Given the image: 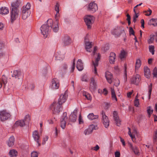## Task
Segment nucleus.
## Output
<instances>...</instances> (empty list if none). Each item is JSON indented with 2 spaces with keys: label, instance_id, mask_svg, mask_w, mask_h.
<instances>
[{
  "label": "nucleus",
  "instance_id": "nucleus-48",
  "mask_svg": "<svg viewBox=\"0 0 157 157\" xmlns=\"http://www.w3.org/2000/svg\"><path fill=\"white\" fill-rule=\"evenodd\" d=\"M30 4L28 3L25 6L23 7V10H26L29 11V10L30 8Z\"/></svg>",
  "mask_w": 157,
  "mask_h": 157
},
{
  "label": "nucleus",
  "instance_id": "nucleus-49",
  "mask_svg": "<svg viewBox=\"0 0 157 157\" xmlns=\"http://www.w3.org/2000/svg\"><path fill=\"white\" fill-rule=\"evenodd\" d=\"M38 153L36 151L32 152L31 154V157H38Z\"/></svg>",
  "mask_w": 157,
  "mask_h": 157
},
{
  "label": "nucleus",
  "instance_id": "nucleus-50",
  "mask_svg": "<svg viewBox=\"0 0 157 157\" xmlns=\"http://www.w3.org/2000/svg\"><path fill=\"white\" fill-rule=\"evenodd\" d=\"M153 110L151 109V107L149 106L147 108V112L149 117H150L152 113Z\"/></svg>",
  "mask_w": 157,
  "mask_h": 157
},
{
  "label": "nucleus",
  "instance_id": "nucleus-62",
  "mask_svg": "<svg viewBox=\"0 0 157 157\" xmlns=\"http://www.w3.org/2000/svg\"><path fill=\"white\" fill-rule=\"evenodd\" d=\"M5 55V53L2 51V50H0V57L3 56Z\"/></svg>",
  "mask_w": 157,
  "mask_h": 157
},
{
  "label": "nucleus",
  "instance_id": "nucleus-30",
  "mask_svg": "<svg viewBox=\"0 0 157 157\" xmlns=\"http://www.w3.org/2000/svg\"><path fill=\"white\" fill-rule=\"evenodd\" d=\"M30 13L29 11L26 10H23L22 12V17L24 20L26 19L29 16Z\"/></svg>",
  "mask_w": 157,
  "mask_h": 157
},
{
  "label": "nucleus",
  "instance_id": "nucleus-5",
  "mask_svg": "<svg viewBox=\"0 0 157 157\" xmlns=\"http://www.w3.org/2000/svg\"><path fill=\"white\" fill-rule=\"evenodd\" d=\"M141 80V77L139 74H136L133 75L130 80L131 83L138 85Z\"/></svg>",
  "mask_w": 157,
  "mask_h": 157
},
{
  "label": "nucleus",
  "instance_id": "nucleus-46",
  "mask_svg": "<svg viewBox=\"0 0 157 157\" xmlns=\"http://www.w3.org/2000/svg\"><path fill=\"white\" fill-rule=\"evenodd\" d=\"M145 13V15L147 16H149L152 13V10L150 9H149L147 10H146L144 12Z\"/></svg>",
  "mask_w": 157,
  "mask_h": 157
},
{
  "label": "nucleus",
  "instance_id": "nucleus-19",
  "mask_svg": "<svg viewBox=\"0 0 157 157\" xmlns=\"http://www.w3.org/2000/svg\"><path fill=\"white\" fill-rule=\"evenodd\" d=\"M113 117L117 125L119 126L121 124V121L120 120L118 116H117V111H114L113 112Z\"/></svg>",
  "mask_w": 157,
  "mask_h": 157
},
{
  "label": "nucleus",
  "instance_id": "nucleus-39",
  "mask_svg": "<svg viewBox=\"0 0 157 157\" xmlns=\"http://www.w3.org/2000/svg\"><path fill=\"white\" fill-rule=\"evenodd\" d=\"M141 61L140 59H136V63H135V71L138 69L140 67L141 65Z\"/></svg>",
  "mask_w": 157,
  "mask_h": 157
},
{
  "label": "nucleus",
  "instance_id": "nucleus-14",
  "mask_svg": "<svg viewBox=\"0 0 157 157\" xmlns=\"http://www.w3.org/2000/svg\"><path fill=\"white\" fill-rule=\"evenodd\" d=\"M33 136L35 140L36 141L38 144V146H40V145L39 140L40 136L38 131H34L33 133Z\"/></svg>",
  "mask_w": 157,
  "mask_h": 157
},
{
  "label": "nucleus",
  "instance_id": "nucleus-3",
  "mask_svg": "<svg viewBox=\"0 0 157 157\" xmlns=\"http://www.w3.org/2000/svg\"><path fill=\"white\" fill-rule=\"evenodd\" d=\"M47 25H44L41 26L40 27V30L41 33L44 35V36L45 38H46L49 32V26H50L53 29L52 26L49 25L48 24V21H47Z\"/></svg>",
  "mask_w": 157,
  "mask_h": 157
},
{
  "label": "nucleus",
  "instance_id": "nucleus-6",
  "mask_svg": "<svg viewBox=\"0 0 157 157\" xmlns=\"http://www.w3.org/2000/svg\"><path fill=\"white\" fill-rule=\"evenodd\" d=\"M10 117V114L6 110L0 111V120L1 121H4L7 120Z\"/></svg>",
  "mask_w": 157,
  "mask_h": 157
},
{
  "label": "nucleus",
  "instance_id": "nucleus-22",
  "mask_svg": "<svg viewBox=\"0 0 157 157\" xmlns=\"http://www.w3.org/2000/svg\"><path fill=\"white\" fill-rule=\"evenodd\" d=\"M67 98V97L65 94L61 95L59 97V98L58 100V102L57 103L61 105L62 104L65 102Z\"/></svg>",
  "mask_w": 157,
  "mask_h": 157
},
{
  "label": "nucleus",
  "instance_id": "nucleus-16",
  "mask_svg": "<svg viewBox=\"0 0 157 157\" xmlns=\"http://www.w3.org/2000/svg\"><path fill=\"white\" fill-rule=\"evenodd\" d=\"M85 49L87 51L91 52L92 51L91 48L93 45L92 42H89L88 40L86 39H85Z\"/></svg>",
  "mask_w": 157,
  "mask_h": 157
},
{
  "label": "nucleus",
  "instance_id": "nucleus-60",
  "mask_svg": "<svg viewBox=\"0 0 157 157\" xmlns=\"http://www.w3.org/2000/svg\"><path fill=\"white\" fill-rule=\"evenodd\" d=\"M75 59H74V60H73V65H72V68H71V72H73V71H74V70L75 69Z\"/></svg>",
  "mask_w": 157,
  "mask_h": 157
},
{
  "label": "nucleus",
  "instance_id": "nucleus-18",
  "mask_svg": "<svg viewBox=\"0 0 157 157\" xmlns=\"http://www.w3.org/2000/svg\"><path fill=\"white\" fill-rule=\"evenodd\" d=\"M100 56V54L98 53V57L96 59L95 63L94 62V61L93 62V64L94 67V74L96 75L97 74V69L96 68V67L98 66V61L99 60Z\"/></svg>",
  "mask_w": 157,
  "mask_h": 157
},
{
  "label": "nucleus",
  "instance_id": "nucleus-57",
  "mask_svg": "<svg viewBox=\"0 0 157 157\" xmlns=\"http://www.w3.org/2000/svg\"><path fill=\"white\" fill-rule=\"evenodd\" d=\"M134 12L135 13V15L133 17L137 18L139 16V14L138 13H136V9H134Z\"/></svg>",
  "mask_w": 157,
  "mask_h": 157
},
{
  "label": "nucleus",
  "instance_id": "nucleus-15",
  "mask_svg": "<svg viewBox=\"0 0 157 157\" xmlns=\"http://www.w3.org/2000/svg\"><path fill=\"white\" fill-rule=\"evenodd\" d=\"M77 112V110L75 109L73 112L71 114L69 117V120L70 121L72 122H75L76 121Z\"/></svg>",
  "mask_w": 157,
  "mask_h": 157
},
{
  "label": "nucleus",
  "instance_id": "nucleus-45",
  "mask_svg": "<svg viewBox=\"0 0 157 157\" xmlns=\"http://www.w3.org/2000/svg\"><path fill=\"white\" fill-rule=\"evenodd\" d=\"M155 47L153 45H150L149 47V51L152 53V55L154 54Z\"/></svg>",
  "mask_w": 157,
  "mask_h": 157
},
{
  "label": "nucleus",
  "instance_id": "nucleus-63",
  "mask_svg": "<svg viewBox=\"0 0 157 157\" xmlns=\"http://www.w3.org/2000/svg\"><path fill=\"white\" fill-rule=\"evenodd\" d=\"M4 27V25L3 23H0V31L3 30Z\"/></svg>",
  "mask_w": 157,
  "mask_h": 157
},
{
  "label": "nucleus",
  "instance_id": "nucleus-54",
  "mask_svg": "<svg viewBox=\"0 0 157 157\" xmlns=\"http://www.w3.org/2000/svg\"><path fill=\"white\" fill-rule=\"evenodd\" d=\"M129 32L130 35H134L135 33L134 31L133 30V29L132 27H130L129 28Z\"/></svg>",
  "mask_w": 157,
  "mask_h": 157
},
{
  "label": "nucleus",
  "instance_id": "nucleus-12",
  "mask_svg": "<svg viewBox=\"0 0 157 157\" xmlns=\"http://www.w3.org/2000/svg\"><path fill=\"white\" fill-rule=\"evenodd\" d=\"M18 10H12L10 19V22L11 23H13V21H15L16 18L18 17Z\"/></svg>",
  "mask_w": 157,
  "mask_h": 157
},
{
  "label": "nucleus",
  "instance_id": "nucleus-56",
  "mask_svg": "<svg viewBox=\"0 0 157 157\" xmlns=\"http://www.w3.org/2000/svg\"><path fill=\"white\" fill-rule=\"evenodd\" d=\"M102 93L103 94L105 95H106L108 93V91L106 88H104L103 89V91L102 92Z\"/></svg>",
  "mask_w": 157,
  "mask_h": 157
},
{
  "label": "nucleus",
  "instance_id": "nucleus-28",
  "mask_svg": "<svg viewBox=\"0 0 157 157\" xmlns=\"http://www.w3.org/2000/svg\"><path fill=\"white\" fill-rule=\"evenodd\" d=\"M128 145L130 147V149L135 153L136 154H138L139 153V151L138 148L136 146H133L132 144L130 143H128Z\"/></svg>",
  "mask_w": 157,
  "mask_h": 157
},
{
  "label": "nucleus",
  "instance_id": "nucleus-58",
  "mask_svg": "<svg viewBox=\"0 0 157 157\" xmlns=\"http://www.w3.org/2000/svg\"><path fill=\"white\" fill-rule=\"evenodd\" d=\"M78 121H79V123L80 124H82L83 122V121H82V118L81 117V115L80 114L79 115V119H78Z\"/></svg>",
  "mask_w": 157,
  "mask_h": 157
},
{
  "label": "nucleus",
  "instance_id": "nucleus-17",
  "mask_svg": "<svg viewBox=\"0 0 157 157\" xmlns=\"http://www.w3.org/2000/svg\"><path fill=\"white\" fill-rule=\"evenodd\" d=\"M97 126H95L93 124L90 125L88 128L85 130L84 131V134L86 135L90 134L94 129H96Z\"/></svg>",
  "mask_w": 157,
  "mask_h": 157
},
{
  "label": "nucleus",
  "instance_id": "nucleus-31",
  "mask_svg": "<svg viewBox=\"0 0 157 157\" xmlns=\"http://www.w3.org/2000/svg\"><path fill=\"white\" fill-rule=\"evenodd\" d=\"M83 63L82 60L79 59L78 60L77 63L76 67L78 70L79 71H81L83 68Z\"/></svg>",
  "mask_w": 157,
  "mask_h": 157
},
{
  "label": "nucleus",
  "instance_id": "nucleus-23",
  "mask_svg": "<svg viewBox=\"0 0 157 157\" xmlns=\"http://www.w3.org/2000/svg\"><path fill=\"white\" fill-rule=\"evenodd\" d=\"M105 77L107 82L110 84L112 82L113 76L111 73L107 71L105 73Z\"/></svg>",
  "mask_w": 157,
  "mask_h": 157
},
{
  "label": "nucleus",
  "instance_id": "nucleus-1",
  "mask_svg": "<svg viewBox=\"0 0 157 157\" xmlns=\"http://www.w3.org/2000/svg\"><path fill=\"white\" fill-rule=\"evenodd\" d=\"M59 5L57 3L55 6V10L56 12V21H53L52 19L48 20V24L49 25L52 26L53 29V31L55 32H57L59 29L58 26V18L59 16Z\"/></svg>",
  "mask_w": 157,
  "mask_h": 157
},
{
  "label": "nucleus",
  "instance_id": "nucleus-44",
  "mask_svg": "<svg viewBox=\"0 0 157 157\" xmlns=\"http://www.w3.org/2000/svg\"><path fill=\"white\" fill-rule=\"evenodd\" d=\"M126 64H124V81L126 82L127 80V67H126Z\"/></svg>",
  "mask_w": 157,
  "mask_h": 157
},
{
  "label": "nucleus",
  "instance_id": "nucleus-51",
  "mask_svg": "<svg viewBox=\"0 0 157 157\" xmlns=\"http://www.w3.org/2000/svg\"><path fill=\"white\" fill-rule=\"evenodd\" d=\"M153 140L156 142L157 140V130L155 131L153 135Z\"/></svg>",
  "mask_w": 157,
  "mask_h": 157
},
{
  "label": "nucleus",
  "instance_id": "nucleus-38",
  "mask_svg": "<svg viewBox=\"0 0 157 157\" xmlns=\"http://www.w3.org/2000/svg\"><path fill=\"white\" fill-rule=\"evenodd\" d=\"M111 96L113 100H115L116 101H117V98L115 91L114 89L112 87L111 88Z\"/></svg>",
  "mask_w": 157,
  "mask_h": 157
},
{
  "label": "nucleus",
  "instance_id": "nucleus-40",
  "mask_svg": "<svg viewBox=\"0 0 157 157\" xmlns=\"http://www.w3.org/2000/svg\"><path fill=\"white\" fill-rule=\"evenodd\" d=\"M25 123V124H29L31 120V117L29 115H26L23 120Z\"/></svg>",
  "mask_w": 157,
  "mask_h": 157
},
{
  "label": "nucleus",
  "instance_id": "nucleus-36",
  "mask_svg": "<svg viewBox=\"0 0 157 157\" xmlns=\"http://www.w3.org/2000/svg\"><path fill=\"white\" fill-rule=\"evenodd\" d=\"M9 153L11 157H16L18 154L17 152L14 149L10 150Z\"/></svg>",
  "mask_w": 157,
  "mask_h": 157
},
{
  "label": "nucleus",
  "instance_id": "nucleus-59",
  "mask_svg": "<svg viewBox=\"0 0 157 157\" xmlns=\"http://www.w3.org/2000/svg\"><path fill=\"white\" fill-rule=\"evenodd\" d=\"M133 90H132L131 92H129L127 93V96L128 98H130L131 97V95L133 93Z\"/></svg>",
  "mask_w": 157,
  "mask_h": 157
},
{
  "label": "nucleus",
  "instance_id": "nucleus-32",
  "mask_svg": "<svg viewBox=\"0 0 157 157\" xmlns=\"http://www.w3.org/2000/svg\"><path fill=\"white\" fill-rule=\"evenodd\" d=\"M116 59V56L115 53L111 52L110 54L109 60L111 63H114Z\"/></svg>",
  "mask_w": 157,
  "mask_h": 157
},
{
  "label": "nucleus",
  "instance_id": "nucleus-53",
  "mask_svg": "<svg viewBox=\"0 0 157 157\" xmlns=\"http://www.w3.org/2000/svg\"><path fill=\"white\" fill-rule=\"evenodd\" d=\"M153 75L154 77H157V68L156 67H155L153 70Z\"/></svg>",
  "mask_w": 157,
  "mask_h": 157
},
{
  "label": "nucleus",
  "instance_id": "nucleus-11",
  "mask_svg": "<svg viewBox=\"0 0 157 157\" xmlns=\"http://www.w3.org/2000/svg\"><path fill=\"white\" fill-rule=\"evenodd\" d=\"M66 113H64L63 114V116L61 119L60 126L63 129L66 127V122L67 121V116Z\"/></svg>",
  "mask_w": 157,
  "mask_h": 157
},
{
  "label": "nucleus",
  "instance_id": "nucleus-41",
  "mask_svg": "<svg viewBox=\"0 0 157 157\" xmlns=\"http://www.w3.org/2000/svg\"><path fill=\"white\" fill-rule=\"evenodd\" d=\"M112 33L113 35H119L120 34V30L118 28L114 29L112 31Z\"/></svg>",
  "mask_w": 157,
  "mask_h": 157
},
{
  "label": "nucleus",
  "instance_id": "nucleus-35",
  "mask_svg": "<svg viewBox=\"0 0 157 157\" xmlns=\"http://www.w3.org/2000/svg\"><path fill=\"white\" fill-rule=\"evenodd\" d=\"M155 36L153 33L151 34L148 38L147 42L148 44H151L153 43Z\"/></svg>",
  "mask_w": 157,
  "mask_h": 157
},
{
  "label": "nucleus",
  "instance_id": "nucleus-55",
  "mask_svg": "<svg viewBox=\"0 0 157 157\" xmlns=\"http://www.w3.org/2000/svg\"><path fill=\"white\" fill-rule=\"evenodd\" d=\"M134 104L135 106L138 107L139 105V100H135L134 101Z\"/></svg>",
  "mask_w": 157,
  "mask_h": 157
},
{
  "label": "nucleus",
  "instance_id": "nucleus-7",
  "mask_svg": "<svg viewBox=\"0 0 157 157\" xmlns=\"http://www.w3.org/2000/svg\"><path fill=\"white\" fill-rule=\"evenodd\" d=\"M98 10V7L97 4L92 2L90 3L87 6V10L92 13H94Z\"/></svg>",
  "mask_w": 157,
  "mask_h": 157
},
{
  "label": "nucleus",
  "instance_id": "nucleus-43",
  "mask_svg": "<svg viewBox=\"0 0 157 157\" xmlns=\"http://www.w3.org/2000/svg\"><path fill=\"white\" fill-rule=\"evenodd\" d=\"M83 96L85 97L88 100H90V101L91 100L92 98L90 94L88 93H83Z\"/></svg>",
  "mask_w": 157,
  "mask_h": 157
},
{
  "label": "nucleus",
  "instance_id": "nucleus-20",
  "mask_svg": "<svg viewBox=\"0 0 157 157\" xmlns=\"http://www.w3.org/2000/svg\"><path fill=\"white\" fill-rule=\"evenodd\" d=\"M20 2L19 0H17L13 2L11 4L12 6V10H18L17 8L19 6Z\"/></svg>",
  "mask_w": 157,
  "mask_h": 157
},
{
  "label": "nucleus",
  "instance_id": "nucleus-4",
  "mask_svg": "<svg viewBox=\"0 0 157 157\" xmlns=\"http://www.w3.org/2000/svg\"><path fill=\"white\" fill-rule=\"evenodd\" d=\"M61 105L56 102H54L51 105V109L54 113H59L61 109Z\"/></svg>",
  "mask_w": 157,
  "mask_h": 157
},
{
  "label": "nucleus",
  "instance_id": "nucleus-21",
  "mask_svg": "<svg viewBox=\"0 0 157 157\" xmlns=\"http://www.w3.org/2000/svg\"><path fill=\"white\" fill-rule=\"evenodd\" d=\"M63 41L64 46L68 45L71 42V40L70 38L68 36H66L63 37Z\"/></svg>",
  "mask_w": 157,
  "mask_h": 157
},
{
  "label": "nucleus",
  "instance_id": "nucleus-26",
  "mask_svg": "<svg viewBox=\"0 0 157 157\" xmlns=\"http://www.w3.org/2000/svg\"><path fill=\"white\" fill-rule=\"evenodd\" d=\"M22 76L21 72L18 70H14L13 71V74L12 75L13 77H15V78L19 79Z\"/></svg>",
  "mask_w": 157,
  "mask_h": 157
},
{
  "label": "nucleus",
  "instance_id": "nucleus-25",
  "mask_svg": "<svg viewBox=\"0 0 157 157\" xmlns=\"http://www.w3.org/2000/svg\"><path fill=\"white\" fill-rule=\"evenodd\" d=\"M7 82V78L4 75H3L2 78H0V89L1 88L3 84L5 87L6 84Z\"/></svg>",
  "mask_w": 157,
  "mask_h": 157
},
{
  "label": "nucleus",
  "instance_id": "nucleus-37",
  "mask_svg": "<svg viewBox=\"0 0 157 157\" xmlns=\"http://www.w3.org/2000/svg\"><path fill=\"white\" fill-rule=\"evenodd\" d=\"M89 119L90 120H93L98 118V115H94L93 113L89 114L87 116Z\"/></svg>",
  "mask_w": 157,
  "mask_h": 157
},
{
  "label": "nucleus",
  "instance_id": "nucleus-29",
  "mask_svg": "<svg viewBox=\"0 0 157 157\" xmlns=\"http://www.w3.org/2000/svg\"><path fill=\"white\" fill-rule=\"evenodd\" d=\"M9 13L8 8L6 7H2L0 9V14L2 15H6Z\"/></svg>",
  "mask_w": 157,
  "mask_h": 157
},
{
  "label": "nucleus",
  "instance_id": "nucleus-52",
  "mask_svg": "<svg viewBox=\"0 0 157 157\" xmlns=\"http://www.w3.org/2000/svg\"><path fill=\"white\" fill-rule=\"evenodd\" d=\"M48 139V136H45L43 138V140L42 141V144H45L46 142L47 141Z\"/></svg>",
  "mask_w": 157,
  "mask_h": 157
},
{
  "label": "nucleus",
  "instance_id": "nucleus-13",
  "mask_svg": "<svg viewBox=\"0 0 157 157\" xmlns=\"http://www.w3.org/2000/svg\"><path fill=\"white\" fill-rule=\"evenodd\" d=\"M128 133L129 135L130 136L132 139V141L134 142H136V138L135 137V135L137 134V131L136 129L133 130L132 133L131 132V129L130 128H128Z\"/></svg>",
  "mask_w": 157,
  "mask_h": 157
},
{
  "label": "nucleus",
  "instance_id": "nucleus-47",
  "mask_svg": "<svg viewBox=\"0 0 157 157\" xmlns=\"http://www.w3.org/2000/svg\"><path fill=\"white\" fill-rule=\"evenodd\" d=\"M152 84L151 83L150 85L148 87V95H149V98L150 99L151 97V91H152Z\"/></svg>",
  "mask_w": 157,
  "mask_h": 157
},
{
  "label": "nucleus",
  "instance_id": "nucleus-24",
  "mask_svg": "<svg viewBox=\"0 0 157 157\" xmlns=\"http://www.w3.org/2000/svg\"><path fill=\"white\" fill-rule=\"evenodd\" d=\"M144 72L145 77L147 78H149L151 76V73L150 70L147 67H144Z\"/></svg>",
  "mask_w": 157,
  "mask_h": 157
},
{
  "label": "nucleus",
  "instance_id": "nucleus-9",
  "mask_svg": "<svg viewBox=\"0 0 157 157\" xmlns=\"http://www.w3.org/2000/svg\"><path fill=\"white\" fill-rule=\"evenodd\" d=\"M102 122L106 128H108L109 125V120L108 117L105 115V112L102 111Z\"/></svg>",
  "mask_w": 157,
  "mask_h": 157
},
{
  "label": "nucleus",
  "instance_id": "nucleus-64",
  "mask_svg": "<svg viewBox=\"0 0 157 157\" xmlns=\"http://www.w3.org/2000/svg\"><path fill=\"white\" fill-rule=\"evenodd\" d=\"M99 149V146L97 145L95 147H94V150L95 151H97Z\"/></svg>",
  "mask_w": 157,
  "mask_h": 157
},
{
  "label": "nucleus",
  "instance_id": "nucleus-8",
  "mask_svg": "<svg viewBox=\"0 0 157 157\" xmlns=\"http://www.w3.org/2000/svg\"><path fill=\"white\" fill-rule=\"evenodd\" d=\"M97 82L93 78H91L90 82L89 85V88L91 92H94L97 88Z\"/></svg>",
  "mask_w": 157,
  "mask_h": 157
},
{
  "label": "nucleus",
  "instance_id": "nucleus-27",
  "mask_svg": "<svg viewBox=\"0 0 157 157\" xmlns=\"http://www.w3.org/2000/svg\"><path fill=\"white\" fill-rule=\"evenodd\" d=\"M25 125V123L24 120H18L16 121L14 124V127H23Z\"/></svg>",
  "mask_w": 157,
  "mask_h": 157
},
{
  "label": "nucleus",
  "instance_id": "nucleus-10",
  "mask_svg": "<svg viewBox=\"0 0 157 157\" xmlns=\"http://www.w3.org/2000/svg\"><path fill=\"white\" fill-rule=\"evenodd\" d=\"M59 82L56 78H54L52 81L51 86V88L53 90H56L59 88Z\"/></svg>",
  "mask_w": 157,
  "mask_h": 157
},
{
  "label": "nucleus",
  "instance_id": "nucleus-2",
  "mask_svg": "<svg viewBox=\"0 0 157 157\" xmlns=\"http://www.w3.org/2000/svg\"><path fill=\"white\" fill-rule=\"evenodd\" d=\"M84 20L88 29H90L91 28L92 25L94 22V17L91 15H86L84 17Z\"/></svg>",
  "mask_w": 157,
  "mask_h": 157
},
{
  "label": "nucleus",
  "instance_id": "nucleus-61",
  "mask_svg": "<svg viewBox=\"0 0 157 157\" xmlns=\"http://www.w3.org/2000/svg\"><path fill=\"white\" fill-rule=\"evenodd\" d=\"M120 153L119 151H116L115 153V157H120Z\"/></svg>",
  "mask_w": 157,
  "mask_h": 157
},
{
  "label": "nucleus",
  "instance_id": "nucleus-33",
  "mask_svg": "<svg viewBox=\"0 0 157 157\" xmlns=\"http://www.w3.org/2000/svg\"><path fill=\"white\" fill-rule=\"evenodd\" d=\"M148 25L153 26H157V19L152 18L149 20L148 22Z\"/></svg>",
  "mask_w": 157,
  "mask_h": 157
},
{
  "label": "nucleus",
  "instance_id": "nucleus-42",
  "mask_svg": "<svg viewBox=\"0 0 157 157\" xmlns=\"http://www.w3.org/2000/svg\"><path fill=\"white\" fill-rule=\"evenodd\" d=\"M126 56V52H125L123 50L121 51V53L120 55V57L121 60H123Z\"/></svg>",
  "mask_w": 157,
  "mask_h": 157
},
{
  "label": "nucleus",
  "instance_id": "nucleus-34",
  "mask_svg": "<svg viewBox=\"0 0 157 157\" xmlns=\"http://www.w3.org/2000/svg\"><path fill=\"white\" fill-rule=\"evenodd\" d=\"M15 141V138L13 136H11L9 139L8 142L7 144L8 146L11 147L13 145Z\"/></svg>",
  "mask_w": 157,
  "mask_h": 157
}]
</instances>
